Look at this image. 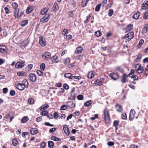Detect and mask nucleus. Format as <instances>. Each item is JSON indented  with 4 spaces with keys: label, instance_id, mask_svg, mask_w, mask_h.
Returning a JSON list of instances; mask_svg holds the SVG:
<instances>
[{
    "label": "nucleus",
    "instance_id": "obj_1",
    "mask_svg": "<svg viewBox=\"0 0 148 148\" xmlns=\"http://www.w3.org/2000/svg\"><path fill=\"white\" fill-rule=\"evenodd\" d=\"M103 117L105 122L106 123H109L110 121V116L108 111L104 110Z\"/></svg>",
    "mask_w": 148,
    "mask_h": 148
},
{
    "label": "nucleus",
    "instance_id": "obj_2",
    "mask_svg": "<svg viewBox=\"0 0 148 148\" xmlns=\"http://www.w3.org/2000/svg\"><path fill=\"white\" fill-rule=\"evenodd\" d=\"M50 18V15L49 14H47L43 17L41 18L40 21L42 23H45L48 21Z\"/></svg>",
    "mask_w": 148,
    "mask_h": 148
},
{
    "label": "nucleus",
    "instance_id": "obj_3",
    "mask_svg": "<svg viewBox=\"0 0 148 148\" xmlns=\"http://www.w3.org/2000/svg\"><path fill=\"white\" fill-rule=\"evenodd\" d=\"M42 56L44 59L47 60L50 58L51 54L48 52H45L42 53Z\"/></svg>",
    "mask_w": 148,
    "mask_h": 148
},
{
    "label": "nucleus",
    "instance_id": "obj_4",
    "mask_svg": "<svg viewBox=\"0 0 148 148\" xmlns=\"http://www.w3.org/2000/svg\"><path fill=\"white\" fill-rule=\"evenodd\" d=\"M136 69L138 73H142L143 71V67H142L140 64H138L136 66Z\"/></svg>",
    "mask_w": 148,
    "mask_h": 148
},
{
    "label": "nucleus",
    "instance_id": "obj_5",
    "mask_svg": "<svg viewBox=\"0 0 148 148\" xmlns=\"http://www.w3.org/2000/svg\"><path fill=\"white\" fill-rule=\"evenodd\" d=\"M39 43L42 47H44L46 45V42L45 38H43L41 36H39Z\"/></svg>",
    "mask_w": 148,
    "mask_h": 148
},
{
    "label": "nucleus",
    "instance_id": "obj_6",
    "mask_svg": "<svg viewBox=\"0 0 148 148\" xmlns=\"http://www.w3.org/2000/svg\"><path fill=\"white\" fill-rule=\"evenodd\" d=\"M29 79L30 80L33 82H35L36 80V77L34 73H30L28 75Z\"/></svg>",
    "mask_w": 148,
    "mask_h": 148
},
{
    "label": "nucleus",
    "instance_id": "obj_7",
    "mask_svg": "<svg viewBox=\"0 0 148 148\" xmlns=\"http://www.w3.org/2000/svg\"><path fill=\"white\" fill-rule=\"evenodd\" d=\"M135 112L134 110L133 109H131L130 112L129 117V119L130 121H132L133 119L135 116Z\"/></svg>",
    "mask_w": 148,
    "mask_h": 148
},
{
    "label": "nucleus",
    "instance_id": "obj_8",
    "mask_svg": "<svg viewBox=\"0 0 148 148\" xmlns=\"http://www.w3.org/2000/svg\"><path fill=\"white\" fill-rule=\"evenodd\" d=\"M15 86L16 88L17 89L21 91L23 90L25 88L24 85L22 82L21 83H17L16 84Z\"/></svg>",
    "mask_w": 148,
    "mask_h": 148
},
{
    "label": "nucleus",
    "instance_id": "obj_9",
    "mask_svg": "<svg viewBox=\"0 0 148 148\" xmlns=\"http://www.w3.org/2000/svg\"><path fill=\"white\" fill-rule=\"evenodd\" d=\"M8 50L6 47L5 45H0V52L2 53H7Z\"/></svg>",
    "mask_w": 148,
    "mask_h": 148
},
{
    "label": "nucleus",
    "instance_id": "obj_10",
    "mask_svg": "<svg viewBox=\"0 0 148 148\" xmlns=\"http://www.w3.org/2000/svg\"><path fill=\"white\" fill-rule=\"evenodd\" d=\"M104 79L103 78H101L100 79H97L95 80V83L96 85L98 86H101L102 83L104 82Z\"/></svg>",
    "mask_w": 148,
    "mask_h": 148
},
{
    "label": "nucleus",
    "instance_id": "obj_11",
    "mask_svg": "<svg viewBox=\"0 0 148 148\" xmlns=\"http://www.w3.org/2000/svg\"><path fill=\"white\" fill-rule=\"evenodd\" d=\"M141 8L143 10H145L148 8V1H145L141 5Z\"/></svg>",
    "mask_w": 148,
    "mask_h": 148
},
{
    "label": "nucleus",
    "instance_id": "obj_12",
    "mask_svg": "<svg viewBox=\"0 0 148 148\" xmlns=\"http://www.w3.org/2000/svg\"><path fill=\"white\" fill-rule=\"evenodd\" d=\"M109 76L112 79L114 80H116L119 77L118 75L113 73H110L109 74Z\"/></svg>",
    "mask_w": 148,
    "mask_h": 148
},
{
    "label": "nucleus",
    "instance_id": "obj_13",
    "mask_svg": "<svg viewBox=\"0 0 148 148\" xmlns=\"http://www.w3.org/2000/svg\"><path fill=\"white\" fill-rule=\"evenodd\" d=\"M134 33L131 32L126 34L124 37L125 38H128V40H130L133 38Z\"/></svg>",
    "mask_w": 148,
    "mask_h": 148
},
{
    "label": "nucleus",
    "instance_id": "obj_14",
    "mask_svg": "<svg viewBox=\"0 0 148 148\" xmlns=\"http://www.w3.org/2000/svg\"><path fill=\"white\" fill-rule=\"evenodd\" d=\"M24 65V63L23 62H17L15 65V67L16 68H21Z\"/></svg>",
    "mask_w": 148,
    "mask_h": 148
},
{
    "label": "nucleus",
    "instance_id": "obj_15",
    "mask_svg": "<svg viewBox=\"0 0 148 148\" xmlns=\"http://www.w3.org/2000/svg\"><path fill=\"white\" fill-rule=\"evenodd\" d=\"M63 130L65 134L67 136L69 135L70 132L69 130V129L66 125H64L63 127Z\"/></svg>",
    "mask_w": 148,
    "mask_h": 148
},
{
    "label": "nucleus",
    "instance_id": "obj_16",
    "mask_svg": "<svg viewBox=\"0 0 148 148\" xmlns=\"http://www.w3.org/2000/svg\"><path fill=\"white\" fill-rule=\"evenodd\" d=\"M116 110L118 112H120L123 110L122 106L120 105L117 104L115 106Z\"/></svg>",
    "mask_w": 148,
    "mask_h": 148
},
{
    "label": "nucleus",
    "instance_id": "obj_17",
    "mask_svg": "<svg viewBox=\"0 0 148 148\" xmlns=\"http://www.w3.org/2000/svg\"><path fill=\"white\" fill-rule=\"evenodd\" d=\"M22 82L23 83L25 88H28L29 84L28 83L27 79H24Z\"/></svg>",
    "mask_w": 148,
    "mask_h": 148
},
{
    "label": "nucleus",
    "instance_id": "obj_18",
    "mask_svg": "<svg viewBox=\"0 0 148 148\" xmlns=\"http://www.w3.org/2000/svg\"><path fill=\"white\" fill-rule=\"evenodd\" d=\"M67 106L70 108H73L75 106V104L72 101H68L67 103Z\"/></svg>",
    "mask_w": 148,
    "mask_h": 148
},
{
    "label": "nucleus",
    "instance_id": "obj_19",
    "mask_svg": "<svg viewBox=\"0 0 148 148\" xmlns=\"http://www.w3.org/2000/svg\"><path fill=\"white\" fill-rule=\"evenodd\" d=\"M38 132V130L36 128H31L30 130V133L32 135H35Z\"/></svg>",
    "mask_w": 148,
    "mask_h": 148
},
{
    "label": "nucleus",
    "instance_id": "obj_20",
    "mask_svg": "<svg viewBox=\"0 0 148 148\" xmlns=\"http://www.w3.org/2000/svg\"><path fill=\"white\" fill-rule=\"evenodd\" d=\"M33 10V7L32 6H30L27 8L26 12L27 14H29Z\"/></svg>",
    "mask_w": 148,
    "mask_h": 148
},
{
    "label": "nucleus",
    "instance_id": "obj_21",
    "mask_svg": "<svg viewBox=\"0 0 148 148\" xmlns=\"http://www.w3.org/2000/svg\"><path fill=\"white\" fill-rule=\"evenodd\" d=\"M83 50V48L81 46L77 47L76 49L75 53L76 54L81 53Z\"/></svg>",
    "mask_w": 148,
    "mask_h": 148
},
{
    "label": "nucleus",
    "instance_id": "obj_22",
    "mask_svg": "<svg viewBox=\"0 0 148 148\" xmlns=\"http://www.w3.org/2000/svg\"><path fill=\"white\" fill-rule=\"evenodd\" d=\"M95 72H93L92 71L90 72L88 74L87 76L88 77L89 79H91L92 78H93L95 75Z\"/></svg>",
    "mask_w": 148,
    "mask_h": 148
},
{
    "label": "nucleus",
    "instance_id": "obj_23",
    "mask_svg": "<svg viewBox=\"0 0 148 148\" xmlns=\"http://www.w3.org/2000/svg\"><path fill=\"white\" fill-rule=\"evenodd\" d=\"M127 77V75L125 73L121 77V82H122L124 84L126 82V79Z\"/></svg>",
    "mask_w": 148,
    "mask_h": 148
},
{
    "label": "nucleus",
    "instance_id": "obj_24",
    "mask_svg": "<svg viewBox=\"0 0 148 148\" xmlns=\"http://www.w3.org/2000/svg\"><path fill=\"white\" fill-rule=\"evenodd\" d=\"M49 106L48 104H43V105H42V106L40 108V111H41L42 110H46L47 108H49Z\"/></svg>",
    "mask_w": 148,
    "mask_h": 148
},
{
    "label": "nucleus",
    "instance_id": "obj_25",
    "mask_svg": "<svg viewBox=\"0 0 148 148\" xmlns=\"http://www.w3.org/2000/svg\"><path fill=\"white\" fill-rule=\"evenodd\" d=\"M92 103L93 102L92 100L88 101L84 103V105L85 106L88 107L91 105Z\"/></svg>",
    "mask_w": 148,
    "mask_h": 148
},
{
    "label": "nucleus",
    "instance_id": "obj_26",
    "mask_svg": "<svg viewBox=\"0 0 148 148\" xmlns=\"http://www.w3.org/2000/svg\"><path fill=\"white\" fill-rule=\"evenodd\" d=\"M140 13L139 12H137L135 13L133 16V18L135 19H137L139 18V16L140 15Z\"/></svg>",
    "mask_w": 148,
    "mask_h": 148
},
{
    "label": "nucleus",
    "instance_id": "obj_27",
    "mask_svg": "<svg viewBox=\"0 0 148 148\" xmlns=\"http://www.w3.org/2000/svg\"><path fill=\"white\" fill-rule=\"evenodd\" d=\"M148 30V24L145 25L143 29V34L146 33Z\"/></svg>",
    "mask_w": 148,
    "mask_h": 148
},
{
    "label": "nucleus",
    "instance_id": "obj_28",
    "mask_svg": "<svg viewBox=\"0 0 148 148\" xmlns=\"http://www.w3.org/2000/svg\"><path fill=\"white\" fill-rule=\"evenodd\" d=\"M88 1L89 0H83L81 4V6L82 7L86 6Z\"/></svg>",
    "mask_w": 148,
    "mask_h": 148
},
{
    "label": "nucleus",
    "instance_id": "obj_29",
    "mask_svg": "<svg viewBox=\"0 0 148 148\" xmlns=\"http://www.w3.org/2000/svg\"><path fill=\"white\" fill-rule=\"evenodd\" d=\"M64 77L69 79H71L72 78V75L71 73H65L64 74Z\"/></svg>",
    "mask_w": 148,
    "mask_h": 148
},
{
    "label": "nucleus",
    "instance_id": "obj_30",
    "mask_svg": "<svg viewBox=\"0 0 148 148\" xmlns=\"http://www.w3.org/2000/svg\"><path fill=\"white\" fill-rule=\"evenodd\" d=\"M17 75L20 76H26L27 75L26 72L23 71H19L17 72Z\"/></svg>",
    "mask_w": 148,
    "mask_h": 148
},
{
    "label": "nucleus",
    "instance_id": "obj_31",
    "mask_svg": "<svg viewBox=\"0 0 148 148\" xmlns=\"http://www.w3.org/2000/svg\"><path fill=\"white\" fill-rule=\"evenodd\" d=\"M133 29V26L131 24H129L126 27V29L128 31H130Z\"/></svg>",
    "mask_w": 148,
    "mask_h": 148
},
{
    "label": "nucleus",
    "instance_id": "obj_32",
    "mask_svg": "<svg viewBox=\"0 0 148 148\" xmlns=\"http://www.w3.org/2000/svg\"><path fill=\"white\" fill-rule=\"evenodd\" d=\"M143 18L145 20L148 19V10L145 12L143 14Z\"/></svg>",
    "mask_w": 148,
    "mask_h": 148
},
{
    "label": "nucleus",
    "instance_id": "obj_33",
    "mask_svg": "<svg viewBox=\"0 0 148 148\" xmlns=\"http://www.w3.org/2000/svg\"><path fill=\"white\" fill-rule=\"evenodd\" d=\"M51 139L55 141H61L60 138H58L54 136H52L51 137Z\"/></svg>",
    "mask_w": 148,
    "mask_h": 148
},
{
    "label": "nucleus",
    "instance_id": "obj_34",
    "mask_svg": "<svg viewBox=\"0 0 148 148\" xmlns=\"http://www.w3.org/2000/svg\"><path fill=\"white\" fill-rule=\"evenodd\" d=\"M19 14V9H16L14 11V16L16 18H18L19 17V16L18 15Z\"/></svg>",
    "mask_w": 148,
    "mask_h": 148
},
{
    "label": "nucleus",
    "instance_id": "obj_35",
    "mask_svg": "<svg viewBox=\"0 0 148 148\" xmlns=\"http://www.w3.org/2000/svg\"><path fill=\"white\" fill-rule=\"evenodd\" d=\"M58 57L56 56H55L51 58V60L53 62L57 63L58 61L56 60L57 59Z\"/></svg>",
    "mask_w": 148,
    "mask_h": 148
},
{
    "label": "nucleus",
    "instance_id": "obj_36",
    "mask_svg": "<svg viewBox=\"0 0 148 148\" xmlns=\"http://www.w3.org/2000/svg\"><path fill=\"white\" fill-rule=\"evenodd\" d=\"M53 10L55 11H57L59 9V7L58 4L56 3H55L54 4L53 7Z\"/></svg>",
    "mask_w": 148,
    "mask_h": 148
},
{
    "label": "nucleus",
    "instance_id": "obj_37",
    "mask_svg": "<svg viewBox=\"0 0 148 148\" xmlns=\"http://www.w3.org/2000/svg\"><path fill=\"white\" fill-rule=\"evenodd\" d=\"M48 9L47 8H44L43 10L41 11V14H42L44 15L48 11Z\"/></svg>",
    "mask_w": 148,
    "mask_h": 148
},
{
    "label": "nucleus",
    "instance_id": "obj_38",
    "mask_svg": "<svg viewBox=\"0 0 148 148\" xmlns=\"http://www.w3.org/2000/svg\"><path fill=\"white\" fill-rule=\"evenodd\" d=\"M29 120L27 116H24L21 119V122L23 123H25Z\"/></svg>",
    "mask_w": 148,
    "mask_h": 148
},
{
    "label": "nucleus",
    "instance_id": "obj_39",
    "mask_svg": "<svg viewBox=\"0 0 148 148\" xmlns=\"http://www.w3.org/2000/svg\"><path fill=\"white\" fill-rule=\"evenodd\" d=\"M48 147L50 148H53L54 146V143L52 141H49L48 142Z\"/></svg>",
    "mask_w": 148,
    "mask_h": 148
},
{
    "label": "nucleus",
    "instance_id": "obj_40",
    "mask_svg": "<svg viewBox=\"0 0 148 148\" xmlns=\"http://www.w3.org/2000/svg\"><path fill=\"white\" fill-rule=\"evenodd\" d=\"M28 23V20H26L22 21L21 23V25L22 26H24L27 24Z\"/></svg>",
    "mask_w": 148,
    "mask_h": 148
},
{
    "label": "nucleus",
    "instance_id": "obj_41",
    "mask_svg": "<svg viewBox=\"0 0 148 148\" xmlns=\"http://www.w3.org/2000/svg\"><path fill=\"white\" fill-rule=\"evenodd\" d=\"M70 62V59L69 58H67L66 59L64 60V64H66L69 63Z\"/></svg>",
    "mask_w": 148,
    "mask_h": 148
},
{
    "label": "nucleus",
    "instance_id": "obj_42",
    "mask_svg": "<svg viewBox=\"0 0 148 148\" xmlns=\"http://www.w3.org/2000/svg\"><path fill=\"white\" fill-rule=\"evenodd\" d=\"M101 4H99L96 5L95 8V11L98 12L101 6Z\"/></svg>",
    "mask_w": 148,
    "mask_h": 148
},
{
    "label": "nucleus",
    "instance_id": "obj_43",
    "mask_svg": "<svg viewBox=\"0 0 148 148\" xmlns=\"http://www.w3.org/2000/svg\"><path fill=\"white\" fill-rule=\"evenodd\" d=\"M12 6L13 8L15 9H17L18 5L17 3L15 2L13 3L12 4Z\"/></svg>",
    "mask_w": 148,
    "mask_h": 148
},
{
    "label": "nucleus",
    "instance_id": "obj_44",
    "mask_svg": "<svg viewBox=\"0 0 148 148\" xmlns=\"http://www.w3.org/2000/svg\"><path fill=\"white\" fill-rule=\"evenodd\" d=\"M18 141L16 139H14L12 140V144L13 146H16L18 144Z\"/></svg>",
    "mask_w": 148,
    "mask_h": 148
},
{
    "label": "nucleus",
    "instance_id": "obj_45",
    "mask_svg": "<svg viewBox=\"0 0 148 148\" xmlns=\"http://www.w3.org/2000/svg\"><path fill=\"white\" fill-rule=\"evenodd\" d=\"M109 12L108 14V15L109 16H111L113 13V10L112 9H110L108 10Z\"/></svg>",
    "mask_w": 148,
    "mask_h": 148
},
{
    "label": "nucleus",
    "instance_id": "obj_46",
    "mask_svg": "<svg viewBox=\"0 0 148 148\" xmlns=\"http://www.w3.org/2000/svg\"><path fill=\"white\" fill-rule=\"evenodd\" d=\"M101 32L99 31L98 30L96 32H95V35L99 37L101 35Z\"/></svg>",
    "mask_w": 148,
    "mask_h": 148
},
{
    "label": "nucleus",
    "instance_id": "obj_47",
    "mask_svg": "<svg viewBox=\"0 0 148 148\" xmlns=\"http://www.w3.org/2000/svg\"><path fill=\"white\" fill-rule=\"evenodd\" d=\"M144 42V40L143 39L140 40L139 42V43L137 45L138 47L139 48V47H140V46L142 45Z\"/></svg>",
    "mask_w": 148,
    "mask_h": 148
},
{
    "label": "nucleus",
    "instance_id": "obj_48",
    "mask_svg": "<svg viewBox=\"0 0 148 148\" xmlns=\"http://www.w3.org/2000/svg\"><path fill=\"white\" fill-rule=\"evenodd\" d=\"M40 68L42 71H43L45 69V64L44 63H42L40 65Z\"/></svg>",
    "mask_w": 148,
    "mask_h": 148
},
{
    "label": "nucleus",
    "instance_id": "obj_49",
    "mask_svg": "<svg viewBox=\"0 0 148 148\" xmlns=\"http://www.w3.org/2000/svg\"><path fill=\"white\" fill-rule=\"evenodd\" d=\"M116 70L119 71L121 73L123 72V69L120 66H118L116 68Z\"/></svg>",
    "mask_w": 148,
    "mask_h": 148
},
{
    "label": "nucleus",
    "instance_id": "obj_50",
    "mask_svg": "<svg viewBox=\"0 0 148 148\" xmlns=\"http://www.w3.org/2000/svg\"><path fill=\"white\" fill-rule=\"evenodd\" d=\"M144 73L145 75H148V65L147 66V67L145 68L144 69Z\"/></svg>",
    "mask_w": 148,
    "mask_h": 148
},
{
    "label": "nucleus",
    "instance_id": "obj_51",
    "mask_svg": "<svg viewBox=\"0 0 148 148\" xmlns=\"http://www.w3.org/2000/svg\"><path fill=\"white\" fill-rule=\"evenodd\" d=\"M67 109V106L65 105H62L60 107V109L61 110H65Z\"/></svg>",
    "mask_w": 148,
    "mask_h": 148
},
{
    "label": "nucleus",
    "instance_id": "obj_52",
    "mask_svg": "<svg viewBox=\"0 0 148 148\" xmlns=\"http://www.w3.org/2000/svg\"><path fill=\"white\" fill-rule=\"evenodd\" d=\"M68 33V31L66 29H64L62 32V34L64 35Z\"/></svg>",
    "mask_w": 148,
    "mask_h": 148
},
{
    "label": "nucleus",
    "instance_id": "obj_53",
    "mask_svg": "<svg viewBox=\"0 0 148 148\" xmlns=\"http://www.w3.org/2000/svg\"><path fill=\"white\" fill-rule=\"evenodd\" d=\"M33 67V65L32 64H28L27 67V69L29 71L31 70Z\"/></svg>",
    "mask_w": 148,
    "mask_h": 148
},
{
    "label": "nucleus",
    "instance_id": "obj_54",
    "mask_svg": "<svg viewBox=\"0 0 148 148\" xmlns=\"http://www.w3.org/2000/svg\"><path fill=\"white\" fill-rule=\"evenodd\" d=\"M48 113V112L46 110H45L42 111L41 112V114L42 116H46L47 115Z\"/></svg>",
    "mask_w": 148,
    "mask_h": 148
},
{
    "label": "nucleus",
    "instance_id": "obj_55",
    "mask_svg": "<svg viewBox=\"0 0 148 148\" xmlns=\"http://www.w3.org/2000/svg\"><path fill=\"white\" fill-rule=\"evenodd\" d=\"M119 122L118 121H114L113 123V125L114 126L116 127V129H117V126L118 125Z\"/></svg>",
    "mask_w": 148,
    "mask_h": 148
},
{
    "label": "nucleus",
    "instance_id": "obj_56",
    "mask_svg": "<svg viewBox=\"0 0 148 148\" xmlns=\"http://www.w3.org/2000/svg\"><path fill=\"white\" fill-rule=\"evenodd\" d=\"M36 72H37V74L39 76H42L43 74V72L41 71H40L39 70H37L36 71Z\"/></svg>",
    "mask_w": 148,
    "mask_h": 148
},
{
    "label": "nucleus",
    "instance_id": "obj_57",
    "mask_svg": "<svg viewBox=\"0 0 148 148\" xmlns=\"http://www.w3.org/2000/svg\"><path fill=\"white\" fill-rule=\"evenodd\" d=\"M28 103L30 104H33L34 103V99L32 98H30L28 100Z\"/></svg>",
    "mask_w": 148,
    "mask_h": 148
},
{
    "label": "nucleus",
    "instance_id": "obj_58",
    "mask_svg": "<svg viewBox=\"0 0 148 148\" xmlns=\"http://www.w3.org/2000/svg\"><path fill=\"white\" fill-rule=\"evenodd\" d=\"M46 146V143L45 142H43L40 144V147L42 148H44Z\"/></svg>",
    "mask_w": 148,
    "mask_h": 148
},
{
    "label": "nucleus",
    "instance_id": "obj_59",
    "mask_svg": "<svg viewBox=\"0 0 148 148\" xmlns=\"http://www.w3.org/2000/svg\"><path fill=\"white\" fill-rule=\"evenodd\" d=\"M63 87L66 90H68L69 88V85L66 84H63Z\"/></svg>",
    "mask_w": 148,
    "mask_h": 148
},
{
    "label": "nucleus",
    "instance_id": "obj_60",
    "mask_svg": "<svg viewBox=\"0 0 148 148\" xmlns=\"http://www.w3.org/2000/svg\"><path fill=\"white\" fill-rule=\"evenodd\" d=\"M53 116L56 119H57L59 117L58 114L56 112H55L54 113Z\"/></svg>",
    "mask_w": 148,
    "mask_h": 148
},
{
    "label": "nucleus",
    "instance_id": "obj_61",
    "mask_svg": "<svg viewBox=\"0 0 148 148\" xmlns=\"http://www.w3.org/2000/svg\"><path fill=\"white\" fill-rule=\"evenodd\" d=\"M72 38V36L71 35H68L66 36V38L67 40H69Z\"/></svg>",
    "mask_w": 148,
    "mask_h": 148
},
{
    "label": "nucleus",
    "instance_id": "obj_62",
    "mask_svg": "<svg viewBox=\"0 0 148 148\" xmlns=\"http://www.w3.org/2000/svg\"><path fill=\"white\" fill-rule=\"evenodd\" d=\"M4 10L5 11V13L6 14H9L10 13V12L9 9L7 7H5L4 8Z\"/></svg>",
    "mask_w": 148,
    "mask_h": 148
},
{
    "label": "nucleus",
    "instance_id": "obj_63",
    "mask_svg": "<svg viewBox=\"0 0 148 148\" xmlns=\"http://www.w3.org/2000/svg\"><path fill=\"white\" fill-rule=\"evenodd\" d=\"M114 142L112 141H109L107 143L108 145L109 146H111L113 145L114 144Z\"/></svg>",
    "mask_w": 148,
    "mask_h": 148
},
{
    "label": "nucleus",
    "instance_id": "obj_64",
    "mask_svg": "<svg viewBox=\"0 0 148 148\" xmlns=\"http://www.w3.org/2000/svg\"><path fill=\"white\" fill-rule=\"evenodd\" d=\"M29 134V133L27 132H24L22 133V135L23 137H25L26 135H28Z\"/></svg>",
    "mask_w": 148,
    "mask_h": 148
}]
</instances>
